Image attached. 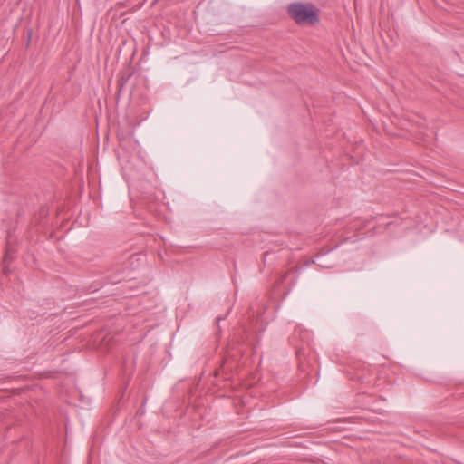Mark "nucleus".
I'll return each instance as SVG.
<instances>
[{"mask_svg":"<svg viewBox=\"0 0 464 464\" xmlns=\"http://www.w3.org/2000/svg\"><path fill=\"white\" fill-rule=\"evenodd\" d=\"M289 16L300 25H313L319 21L318 10L311 4L292 3L287 7Z\"/></svg>","mask_w":464,"mask_h":464,"instance_id":"obj_1","label":"nucleus"}]
</instances>
